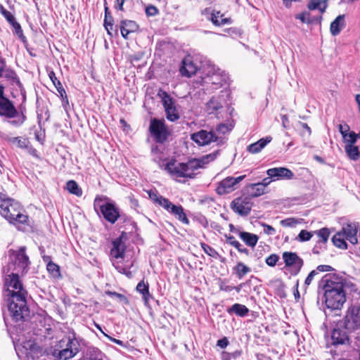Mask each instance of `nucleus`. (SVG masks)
<instances>
[{
    "instance_id": "f257e3e1",
    "label": "nucleus",
    "mask_w": 360,
    "mask_h": 360,
    "mask_svg": "<svg viewBox=\"0 0 360 360\" xmlns=\"http://www.w3.org/2000/svg\"><path fill=\"white\" fill-rule=\"evenodd\" d=\"M4 288V296L8 302V316L14 322L25 321L30 315L26 300L27 292L23 288L18 272L5 276Z\"/></svg>"
},
{
    "instance_id": "f03ea898",
    "label": "nucleus",
    "mask_w": 360,
    "mask_h": 360,
    "mask_svg": "<svg viewBox=\"0 0 360 360\" xmlns=\"http://www.w3.org/2000/svg\"><path fill=\"white\" fill-rule=\"evenodd\" d=\"M345 282L342 277L328 274L322 277L319 288L324 291L325 303L328 308L340 309L346 302Z\"/></svg>"
},
{
    "instance_id": "7ed1b4c3",
    "label": "nucleus",
    "mask_w": 360,
    "mask_h": 360,
    "mask_svg": "<svg viewBox=\"0 0 360 360\" xmlns=\"http://www.w3.org/2000/svg\"><path fill=\"white\" fill-rule=\"evenodd\" d=\"M218 152H214L200 158L190 160L187 162H178L176 160H170L163 165L160 164V167H164L172 178L177 179L179 178L193 179L195 176V170L203 168L206 165L214 160L217 156Z\"/></svg>"
},
{
    "instance_id": "20e7f679",
    "label": "nucleus",
    "mask_w": 360,
    "mask_h": 360,
    "mask_svg": "<svg viewBox=\"0 0 360 360\" xmlns=\"http://www.w3.org/2000/svg\"><path fill=\"white\" fill-rule=\"evenodd\" d=\"M0 214L18 229L29 226V217L22 206L14 199L0 193Z\"/></svg>"
},
{
    "instance_id": "39448f33",
    "label": "nucleus",
    "mask_w": 360,
    "mask_h": 360,
    "mask_svg": "<svg viewBox=\"0 0 360 360\" xmlns=\"http://www.w3.org/2000/svg\"><path fill=\"white\" fill-rule=\"evenodd\" d=\"M4 86L0 84V116L8 119L15 118L8 122L10 124L18 127L24 123L26 117L22 113L20 115L13 103L4 96Z\"/></svg>"
},
{
    "instance_id": "423d86ee",
    "label": "nucleus",
    "mask_w": 360,
    "mask_h": 360,
    "mask_svg": "<svg viewBox=\"0 0 360 360\" xmlns=\"http://www.w3.org/2000/svg\"><path fill=\"white\" fill-rule=\"evenodd\" d=\"M148 130L151 137L158 143H165L170 136V131L164 120L152 118Z\"/></svg>"
},
{
    "instance_id": "0eeeda50",
    "label": "nucleus",
    "mask_w": 360,
    "mask_h": 360,
    "mask_svg": "<svg viewBox=\"0 0 360 360\" xmlns=\"http://www.w3.org/2000/svg\"><path fill=\"white\" fill-rule=\"evenodd\" d=\"M228 75L225 72L215 67L212 68L209 73L202 79V82L207 86V89H218L227 83Z\"/></svg>"
},
{
    "instance_id": "6e6552de",
    "label": "nucleus",
    "mask_w": 360,
    "mask_h": 360,
    "mask_svg": "<svg viewBox=\"0 0 360 360\" xmlns=\"http://www.w3.org/2000/svg\"><path fill=\"white\" fill-rule=\"evenodd\" d=\"M9 259L15 266L13 270L18 273H24L28 268L30 262L26 254V247L22 246L17 250L9 251Z\"/></svg>"
},
{
    "instance_id": "1a4fd4ad",
    "label": "nucleus",
    "mask_w": 360,
    "mask_h": 360,
    "mask_svg": "<svg viewBox=\"0 0 360 360\" xmlns=\"http://www.w3.org/2000/svg\"><path fill=\"white\" fill-rule=\"evenodd\" d=\"M282 259L285 264V268L292 276H297L304 265L303 259L294 252H283Z\"/></svg>"
},
{
    "instance_id": "9d476101",
    "label": "nucleus",
    "mask_w": 360,
    "mask_h": 360,
    "mask_svg": "<svg viewBox=\"0 0 360 360\" xmlns=\"http://www.w3.org/2000/svg\"><path fill=\"white\" fill-rule=\"evenodd\" d=\"M101 202V200L96 198L94 201V207H99L104 219L111 224H115L120 217V211L118 207L114 203L105 202Z\"/></svg>"
},
{
    "instance_id": "9b49d317",
    "label": "nucleus",
    "mask_w": 360,
    "mask_h": 360,
    "mask_svg": "<svg viewBox=\"0 0 360 360\" xmlns=\"http://www.w3.org/2000/svg\"><path fill=\"white\" fill-rule=\"evenodd\" d=\"M158 96L162 100L167 119L172 122L176 121L179 118V115L173 98L166 91L162 90L158 92Z\"/></svg>"
},
{
    "instance_id": "f8f14e48",
    "label": "nucleus",
    "mask_w": 360,
    "mask_h": 360,
    "mask_svg": "<svg viewBox=\"0 0 360 360\" xmlns=\"http://www.w3.org/2000/svg\"><path fill=\"white\" fill-rule=\"evenodd\" d=\"M245 175H242L238 177L228 176L220 182L216 188V192L220 195L230 193L237 189L238 184L242 181Z\"/></svg>"
},
{
    "instance_id": "ddd939ff",
    "label": "nucleus",
    "mask_w": 360,
    "mask_h": 360,
    "mask_svg": "<svg viewBox=\"0 0 360 360\" xmlns=\"http://www.w3.org/2000/svg\"><path fill=\"white\" fill-rule=\"evenodd\" d=\"M252 205L250 197L243 195L235 198L231 202V208L235 213L245 217L250 213Z\"/></svg>"
},
{
    "instance_id": "4468645a",
    "label": "nucleus",
    "mask_w": 360,
    "mask_h": 360,
    "mask_svg": "<svg viewBox=\"0 0 360 360\" xmlns=\"http://www.w3.org/2000/svg\"><path fill=\"white\" fill-rule=\"evenodd\" d=\"M348 330H354L360 327V306H353L349 309L342 322Z\"/></svg>"
},
{
    "instance_id": "2eb2a0df",
    "label": "nucleus",
    "mask_w": 360,
    "mask_h": 360,
    "mask_svg": "<svg viewBox=\"0 0 360 360\" xmlns=\"http://www.w3.org/2000/svg\"><path fill=\"white\" fill-rule=\"evenodd\" d=\"M160 206L165 208L169 213L174 215L179 221L185 224H189V220L184 212L183 207L175 205L167 198H160Z\"/></svg>"
},
{
    "instance_id": "dca6fc26",
    "label": "nucleus",
    "mask_w": 360,
    "mask_h": 360,
    "mask_svg": "<svg viewBox=\"0 0 360 360\" xmlns=\"http://www.w3.org/2000/svg\"><path fill=\"white\" fill-rule=\"evenodd\" d=\"M349 330L345 328L343 323L337 325L333 330L331 335L333 345H339L349 344Z\"/></svg>"
},
{
    "instance_id": "f3484780",
    "label": "nucleus",
    "mask_w": 360,
    "mask_h": 360,
    "mask_svg": "<svg viewBox=\"0 0 360 360\" xmlns=\"http://www.w3.org/2000/svg\"><path fill=\"white\" fill-rule=\"evenodd\" d=\"M191 139L199 146H205L210 144L211 142L217 141V137L212 131L202 129L193 134L191 135Z\"/></svg>"
},
{
    "instance_id": "a211bd4d",
    "label": "nucleus",
    "mask_w": 360,
    "mask_h": 360,
    "mask_svg": "<svg viewBox=\"0 0 360 360\" xmlns=\"http://www.w3.org/2000/svg\"><path fill=\"white\" fill-rule=\"evenodd\" d=\"M3 77L8 80L11 84H16V86L19 88L21 95L22 96V101L25 102L26 100V92L23 87L22 84L20 82L17 74L14 70L7 67L6 64L5 65V69L4 70Z\"/></svg>"
},
{
    "instance_id": "6ab92c4d",
    "label": "nucleus",
    "mask_w": 360,
    "mask_h": 360,
    "mask_svg": "<svg viewBox=\"0 0 360 360\" xmlns=\"http://www.w3.org/2000/svg\"><path fill=\"white\" fill-rule=\"evenodd\" d=\"M266 174L273 178V180L292 179L294 176L293 172L286 167H274L269 169Z\"/></svg>"
},
{
    "instance_id": "aec40b11",
    "label": "nucleus",
    "mask_w": 360,
    "mask_h": 360,
    "mask_svg": "<svg viewBox=\"0 0 360 360\" xmlns=\"http://www.w3.org/2000/svg\"><path fill=\"white\" fill-rule=\"evenodd\" d=\"M200 69V66L194 62L193 58L188 56L182 61L180 72L183 76L191 77L195 74Z\"/></svg>"
},
{
    "instance_id": "412c9836",
    "label": "nucleus",
    "mask_w": 360,
    "mask_h": 360,
    "mask_svg": "<svg viewBox=\"0 0 360 360\" xmlns=\"http://www.w3.org/2000/svg\"><path fill=\"white\" fill-rule=\"evenodd\" d=\"M49 77L50 79L51 80V82H53L55 87L56 88V89L61 98L63 107L64 108V109L65 110H67L68 107L69 106V101H68V96H67L65 90L63 87V85L60 83V82L56 77V74L53 70H51L49 72Z\"/></svg>"
},
{
    "instance_id": "4be33fe9",
    "label": "nucleus",
    "mask_w": 360,
    "mask_h": 360,
    "mask_svg": "<svg viewBox=\"0 0 360 360\" xmlns=\"http://www.w3.org/2000/svg\"><path fill=\"white\" fill-rule=\"evenodd\" d=\"M112 247L110 250V256L115 259H123L125 252V244L121 238L115 239L112 243Z\"/></svg>"
},
{
    "instance_id": "5701e85b",
    "label": "nucleus",
    "mask_w": 360,
    "mask_h": 360,
    "mask_svg": "<svg viewBox=\"0 0 360 360\" xmlns=\"http://www.w3.org/2000/svg\"><path fill=\"white\" fill-rule=\"evenodd\" d=\"M340 232L342 233L345 238L351 243H357V226L355 224H347L345 225Z\"/></svg>"
},
{
    "instance_id": "b1692460",
    "label": "nucleus",
    "mask_w": 360,
    "mask_h": 360,
    "mask_svg": "<svg viewBox=\"0 0 360 360\" xmlns=\"http://www.w3.org/2000/svg\"><path fill=\"white\" fill-rule=\"evenodd\" d=\"M245 192L247 196L250 197V199L252 198H257L265 193L264 186L260 185L259 183L250 184L245 187Z\"/></svg>"
},
{
    "instance_id": "393cba45",
    "label": "nucleus",
    "mask_w": 360,
    "mask_h": 360,
    "mask_svg": "<svg viewBox=\"0 0 360 360\" xmlns=\"http://www.w3.org/2000/svg\"><path fill=\"white\" fill-rule=\"evenodd\" d=\"M345 27V15H338L330 24V31L333 36L338 35Z\"/></svg>"
},
{
    "instance_id": "a878e982",
    "label": "nucleus",
    "mask_w": 360,
    "mask_h": 360,
    "mask_svg": "<svg viewBox=\"0 0 360 360\" xmlns=\"http://www.w3.org/2000/svg\"><path fill=\"white\" fill-rule=\"evenodd\" d=\"M138 29L137 24L132 20H122L120 25V31L122 36L124 39H127L129 34L134 32Z\"/></svg>"
},
{
    "instance_id": "bb28decb",
    "label": "nucleus",
    "mask_w": 360,
    "mask_h": 360,
    "mask_svg": "<svg viewBox=\"0 0 360 360\" xmlns=\"http://www.w3.org/2000/svg\"><path fill=\"white\" fill-rule=\"evenodd\" d=\"M63 342H66L65 348L68 350H72L73 354L76 355L79 352V343L75 338V334L72 333L63 340Z\"/></svg>"
},
{
    "instance_id": "cd10ccee",
    "label": "nucleus",
    "mask_w": 360,
    "mask_h": 360,
    "mask_svg": "<svg viewBox=\"0 0 360 360\" xmlns=\"http://www.w3.org/2000/svg\"><path fill=\"white\" fill-rule=\"evenodd\" d=\"M238 236L245 245L251 248H255L259 240V237L256 234L246 231H240Z\"/></svg>"
},
{
    "instance_id": "c85d7f7f",
    "label": "nucleus",
    "mask_w": 360,
    "mask_h": 360,
    "mask_svg": "<svg viewBox=\"0 0 360 360\" xmlns=\"http://www.w3.org/2000/svg\"><path fill=\"white\" fill-rule=\"evenodd\" d=\"M271 136H266L265 138H262L259 139L258 141L250 144L248 147V150L252 154L257 153L260 152L267 143H269L271 141Z\"/></svg>"
},
{
    "instance_id": "c756f323",
    "label": "nucleus",
    "mask_w": 360,
    "mask_h": 360,
    "mask_svg": "<svg viewBox=\"0 0 360 360\" xmlns=\"http://www.w3.org/2000/svg\"><path fill=\"white\" fill-rule=\"evenodd\" d=\"M226 311L230 315L236 314L241 317L245 316L249 312V309L246 306L238 303L233 304Z\"/></svg>"
},
{
    "instance_id": "7c9ffc66",
    "label": "nucleus",
    "mask_w": 360,
    "mask_h": 360,
    "mask_svg": "<svg viewBox=\"0 0 360 360\" xmlns=\"http://www.w3.org/2000/svg\"><path fill=\"white\" fill-rule=\"evenodd\" d=\"M112 265L119 273L124 274L129 278L133 276V272L130 270L133 266L132 262L130 264H123L120 261H117L113 262Z\"/></svg>"
},
{
    "instance_id": "2f4dec72",
    "label": "nucleus",
    "mask_w": 360,
    "mask_h": 360,
    "mask_svg": "<svg viewBox=\"0 0 360 360\" xmlns=\"http://www.w3.org/2000/svg\"><path fill=\"white\" fill-rule=\"evenodd\" d=\"M136 290L142 295L143 301L145 304H148L150 298H151V295L149 292V285L148 283H145L143 281H141L136 285Z\"/></svg>"
},
{
    "instance_id": "473e14b6",
    "label": "nucleus",
    "mask_w": 360,
    "mask_h": 360,
    "mask_svg": "<svg viewBox=\"0 0 360 360\" xmlns=\"http://www.w3.org/2000/svg\"><path fill=\"white\" fill-rule=\"evenodd\" d=\"M328 0H311L308 4L309 10L318 9L321 13H324L327 8Z\"/></svg>"
},
{
    "instance_id": "72a5a7b5",
    "label": "nucleus",
    "mask_w": 360,
    "mask_h": 360,
    "mask_svg": "<svg viewBox=\"0 0 360 360\" xmlns=\"http://www.w3.org/2000/svg\"><path fill=\"white\" fill-rule=\"evenodd\" d=\"M345 153L348 158L352 160H357L360 158L359 148L354 145H345Z\"/></svg>"
},
{
    "instance_id": "f704fd0d",
    "label": "nucleus",
    "mask_w": 360,
    "mask_h": 360,
    "mask_svg": "<svg viewBox=\"0 0 360 360\" xmlns=\"http://www.w3.org/2000/svg\"><path fill=\"white\" fill-rule=\"evenodd\" d=\"M226 243L236 248L239 252L245 254L246 255H248L250 254L249 250L246 248L243 247V245L238 240H236L234 236H226Z\"/></svg>"
},
{
    "instance_id": "c9c22d12",
    "label": "nucleus",
    "mask_w": 360,
    "mask_h": 360,
    "mask_svg": "<svg viewBox=\"0 0 360 360\" xmlns=\"http://www.w3.org/2000/svg\"><path fill=\"white\" fill-rule=\"evenodd\" d=\"M233 271L236 274V276L241 279L245 275L251 271L250 267L244 264L243 262H238L237 264L233 267Z\"/></svg>"
},
{
    "instance_id": "e433bc0d",
    "label": "nucleus",
    "mask_w": 360,
    "mask_h": 360,
    "mask_svg": "<svg viewBox=\"0 0 360 360\" xmlns=\"http://www.w3.org/2000/svg\"><path fill=\"white\" fill-rule=\"evenodd\" d=\"M347 240L343 236L342 232H338L332 238L333 244L342 250L347 249V244L345 242Z\"/></svg>"
},
{
    "instance_id": "4c0bfd02",
    "label": "nucleus",
    "mask_w": 360,
    "mask_h": 360,
    "mask_svg": "<svg viewBox=\"0 0 360 360\" xmlns=\"http://www.w3.org/2000/svg\"><path fill=\"white\" fill-rule=\"evenodd\" d=\"M222 108V103L219 98H212L207 103V110L211 114Z\"/></svg>"
},
{
    "instance_id": "58836bf2",
    "label": "nucleus",
    "mask_w": 360,
    "mask_h": 360,
    "mask_svg": "<svg viewBox=\"0 0 360 360\" xmlns=\"http://www.w3.org/2000/svg\"><path fill=\"white\" fill-rule=\"evenodd\" d=\"M88 360H104L105 354L96 347H90L88 349Z\"/></svg>"
},
{
    "instance_id": "ea45409f",
    "label": "nucleus",
    "mask_w": 360,
    "mask_h": 360,
    "mask_svg": "<svg viewBox=\"0 0 360 360\" xmlns=\"http://www.w3.org/2000/svg\"><path fill=\"white\" fill-rule=\"evenodd\" d=\"M66 188L70 193L77 196H81L82 194V189L79 187L77 182L73 180L67 182Z\"/></svg>"
},
{
    "instance_id": "a19ab883",
    "label": "nucleus",
    "mask_w": 360,
    "mask_h": 360,
    "mask_svg": "<svg viewBox=\"0 0 360 360\" xmlns=\"http://www.w3.org/2000/svg\"><path fill=\"white\" fill-rule=\"evenodd\" d=\"M46 269L51 277L58 278L61 276L60 266L54 262H49L46 264Z\"/></svg>"
},
{
    "instance_id": "79ce46f5",
    "label": "nucleus",
    "mask_w": 360,
    "mask_h": 360,
    "mask_svg": "<svg viewBox=\"0 0 360 360\" xmlns=\"http://www.w3.org/2000/svg\"><path fill=\"white\" fill-rule=\"evenodd\" d=\"M210 20L217 26L224 25L228 23V19L223 18L222 15H220V12L219 11L212 13Z\"/></svg>"
},
{
    "instance_id": "37998d69",
    "label": "nucleus",
    "mask_w": 360,
    "mask_h": 360,
    "mask_svg": "<svg viewBox=\"0 0 360 360\" xmlns=\"http://www.w3.org/2000/svg\"><path fill=\"white\" fill-rule=\"evenodd\" d=\"M75 355L73 354L72 350H68V349L64 348L60 350L56 356L58 358V360H68L74 357Z\"/></svg>"
},
{
    "instance_id": "c03bdc74",
    "label": "nucleus",
    "mask_w": 360,
    "mask_h": 360,
    "mask_svg": "<svg viewBox=\"0 0 360 360\" xmlns=\"http://www.w3.org/2000/svg\"><path fill=\"white\" fill-rule=\"evenodd\" d=\"M344 143L346 145H354L358 139V134L354 131H349L342 136Z\"/></svg>"
},
{
    "instance_id": "a18cd8bd",
    "label": "nucleus",
    "mask_w": 360,
    "mask_h": 360,
    "mask_svg": "<svg viewBox=\"0 0 360 360\" xmlns=\"http://www.w3.org/2000/svg\"><path fill=\"white\" fill-rule=\"evenodd\" d=\"M241 350H236L233 352H222L221 354V360H236L241 355Z\"/></svg>"
},
{
    "instance_id": "49530a36",
    "label": "nucleus",
    "mask_w": 360,
    "mask_h": 360,
    "mask_svg": "<svg viewBox=\"0 0 360 360\" xmlns=\"http://www.w3.org/2000/svg\"><path fill=\"white\" fill-rule=\"evenodd\" d=\"M200 246L202 249L204 250V252L209 256L213 258H217V257L219 256L218 252L213 248L208 245L207 244L201 243Z\"/></svg>"
},
{
    "instance_id": "de8ad7c7",
    "label": "nucleus",
    "mask_w": 360,
    "mask_h": 360,
    "mask_svg": "<svg viewBox=\"0 0 360 360\" xmlns=\"http://www.w3.org/2000/svg\"><path fill=\"white\" fill-rule=\"evenodd\" d=\"M104 26L108 32V34L112 36V31L113 30V19L111 15H105L104 19Z\"/></svg>"
},
{
    "instance_id": "09e8293b",
    "label": "nucleus",
    "mask_w": 360,
    "mask_h": 360,
    "mask_svg": "<svg viewBox=\"0 0 360 360\" xmlns=\"http://www.w3.org/2000/svg\"><path fill=\"white\" fill-rule=\"evenodd\" d=\"M10 141H11L13 143H16L17 146L20 148H25L27 147L28 141L25 139L15 137L10 139Z\"/></svg>"
},
{
    "instance_id": "8fccbe9b",
    "label": "nucleus",
    "mask_w": 360,
    "mask_h": 360,
    "mask_svg": "<svg viewBox=\"0 0 360 360\" xmlns=\"http://www.w3.org/2000/svg\"><path fill=\"white\" fill-rule=\"evenodd\" d=\"M1 13L11 25H12L16 21L13 15L10 11L4 8L3 6H1Z\"/></svg>"
},
{
    "instance_id": "3c124183",
    "label": "nucleus",
    "mask_w": 360,
    "mask_h": 360,
    "mask_svg": "<svg viewBox=\"0 0 360 360\" xmlns=\"http://www.w3.org/2000/svg\"><path fill=\"white\" fill-rule=\"evenodd\" d=\"M312 236L313 235L311 232H309L306 230H302L300 232L297 239L301 242L308 241L311 239Z\"/></svg>"
},
{
    "instance_id": "603ef678",
    "label": "nucleus",
    "mask_w": 360,
    "mask_h": 360,
    "mask_svg": "<svg viewBox=\"0 0 360 360\" xmlns=\"http://www.w3.org/2000/svg\"><path fill=\"white\" fill-rule=\"evenodd\" d=\"M279 259V256L276 254H271L266 258V263L269 266H275Z\"/></svg>"
},
{
    "instance_id": "864d4df0",
    "label": "nucleus",
    "mask_w": 360,
    "mask_h": 360,
    "mask_svg": "<svg viewBox=\"0 0 360 360\" xmlns=\"http://www.w3.org/2000/svg\"><path fill=\"white\" fill-rule=\"evenodd\" d=\"M280 223L284 227H295L297 221L294 218H287L281 220Z\"/></svg>"
},
{
    "instance_id": "5fc2aeb1",
    "label": "nucleus",
    "mask_w": 360,
    "mask_h": 360,
    "mask_svg": "<svg viewBox=\"0 0 360 360\" xmlns=\"http://www.w3.org/2000/svg\"><path fill=\"white\" fill-rule=\"evenodd\" d=\"M14 29L15 34L20 39H24L25 37L23 34L22 30L21 28L20 25L15 21L14 23L11 25Z\"/></svg>"
},
{
    "instance_id": "6e6d98bb",
    "label": "nucleus",
    "mask_w": 360,
    "mask_h": 360,
    "mask_svg": "<svg viewBox=\"0 0 360 360\" xmlns=\"http://www.w3.org/2000/svg\"><path fill=\"white\" fill-rule=\"evenodd\" d=\"M318 236L322 239L323 243H326L330 236V231L327 228H323L318 231Z\"/></svg>"
},
{
    "instance_id": "4d7b16f0",
    "label": "nucleus",
    "mask_w": 360,
    "mask_h": 360,
    "mask_svg": "<svg viewBox=\"0 0 360 360\" xmlns=\"http://www.w3.org/2000/svg\"><path fill=\"white\" fill-rule=\"evenodd\" d=\"M261 225L264 227V233L269 236H274L276 234V229L273 226L265 223H262Z\"/></svg>"
},
{
    "instance_id": "13d9d810",
    "label": "nucleus",
    "mask_w": 360,
    "mask_h": 360,
    "mask_svg": "<svg viewBox=\"0 0 360 360\" xmlns=\"http://www.w3.org/2000/svg\"><path fill=\"white\" fill-rule=\"evenodd\" d=\"M295 18L296 19H299L303 23H310L309 14V13H302L297 14V15H296Z\"/></svg>"
},
{
    "instance_id": "bf43d9fd",
    "label": "nucleus",
    "mask_w": 360,
    "mask_h": 360,
    "mask_svg": "<svg viewBox=\"0 0 360 360\" xmlns=\"http://www.w3.org/2000/svg\"><path fill=\"white\" fill-rule=\"evenodd\" d=\"M317 274L318 272L316 271V270H313L309 274V275L307 276L304 281L305 287L309 286L311 283V281H313L314 276L317 275Z\"/></svg>"
},
{
    "instance_id": "052dcab7",
    "label": "nucleus",
    "mask_w": 360,
    "mask_h": 360,
    "mask_svg": "<svg viewBox=\"0 0 360 360\" xmlns=\"http://www.w3.org/2000/svg\"><path fill=\"white\" fill-rule=\"evenodd\" d=\"M149 197L152 200L158 203L159 205H160V198H165L163 196L159 195L157 193L153 191L149 192Z\"/></svg>"
},
{
    "instance_id": "680f3d73",
    "label": "nucleus",
    "mask_w": 360,
    "mask_h": 360,
    "mask_svg": "<svg viewBox=\"0 0 360 360\" xmlns=\"http://www.w3.org/2000/svg\"><path fill=\"white\" fill-rule=\"evenodd\" d=\"M146 13L148 15L154 16L158 13V10L155 6H150L146 8Z\"/></svg>"
},
{
    "instance_id": "e2e57ef3",
    "label": "nucleus",
    "mask_w": 360,
    "mask_h": 360,
    "mask_svg": "<svg viewBox=\"0 0 360 360\" xmlns=\"http://www.w3.org/2000/svg\"><path fill=\"white\" fill-rule=\"evenodd\" d=\"M229 340L227 338L224 337L219 340H217V346L219 347L221 349L226 348L229 345Z\"/></svg>"
},
{
    "instance_id": "0e129e2a",
    "label": "nucleus",
    "mask_w": 360,
    "mask_h": 360,
    "mask_svg": "<svg viewBox=\"0 0 360 360\" xmlns=\"http://www.w3.org/2000/svg\"><path fill=\"white\" fill-rule=\"evenodd\" d=\"M338 129L339 131L340 132L342 136L345 135L347 133H348L349 131V127L348 124H339Z\"/></svg>"
},
{
    "instance_id": "69168bd1",
    "label": "nucleus",
    "mask_w": 360,
    "mask_h": 360,
    "mask_svg": "<svg viewBox=\"0 0 360 360\" xmlns=\"http://www.w3.org/2000/svg\"><path fill=\"white\" fill-rule=\"evenodd\" d=\"M316 270L317 272L318 271H321V272L330 271L333 270V267L329 265H319L317 266Z\"/></svg>"
},
{
    "instance_id": "338daca9",
    "label": "nucleus",
    "mask_w": 360,
    "mask_h": 360,
    "mask_svg": "<svg viewBox=\"0 0 360 360\" xmlns=\"http://www.w3.org/2000/svg\"><path fill=\"white\" fill-rule=\"evenodd\" d=\"M274 181L273 178H270L269 176L268 177L264 178L262 182H259V184L264 186V189L266 190V188L267 186H269L271 182Z\"/></svg>"
},
{
    "instance_id": "774afa93",
    "label": "nucleus",
    "mask_w": 360,
    "mask_h": 360,
    "mask_svg": "<svg viewBox=\"0 0 360 360\" xmlns=\"http://www.w3.org/2000/svg\"><path fill=\"white\" fill-rule=\"evenodd\" d=\"M219 288L222 291L225 292H231L233 290V287L231 285H228L224 283H221L219 286Z\"/></svg>"
}]
</instances>
